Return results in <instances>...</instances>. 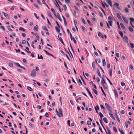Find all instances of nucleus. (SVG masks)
Instances as JSON below:
<instances>
[{
    "instance_id": "obj_37",
    "label": "nucleus",
    "mask_w": 134,
    "mask_h": 134,
    "mask_svg": "<svg viewBox=\"0 0 134 134\" xmlns=\"http://www.w3.org/2000/svg\"><path fill=\"white\" fill-rule=\"evenodd\" d=\"M112 69H110L109 70V73H110V76H112Z\"/></svg>"
},
{
    "instance_id": "obj_50",
    "label": "nucleus",
    "mask_w": 134,
    "mask_h": 134,
    "mask_svg": "<svg viewBox=\"0 0 134 134\" xmlns=\"http://www.w3.org/2000/svg\"><path fill=\"white\" fill-rule=\"evenodd\" d=\"M106 78H107V80H108V81H109V82L110 83V85H112V83L110 81V80L107 77H106Z\"/></svg>"
},
{
    "instance_id": "obj_20",
    "label": "nucleus",
    "mask_w": 134,
    "mask_h": 134,
    "mask_svg": "<svg viewBox=\"0 0 134 134\" xmlns=\"http://www.w3.org/2000/svg\"><path fill=\"white\" fill-rule=\"evenodd\" d=\"M77 82L80 86L82 84V82L80 79L78 80L77 81Z\"/></svg>"
},
{
    "instance_id": "obj_63",
    "label": "nucleus",
    "mask_w": 134,
    "mask_h": 134,
    "mask_svg": "<svg viewBox=\"0 0 134 134\" xmlns=\"http://www.w3.org/2000/svg\"><path fill=\"white\" fill-rule=\"evenodd\" d=\"M130 68L132 69H133V66L132 65H131V64H130Z\"/></svg>"
},
{
    "instance_id": "obj_62",
    "label": "nucleus",
    "mask_w": 134,
    "mask_h": 134,
    "mask_svg": "<svg viewBox=\"0 0 134 134\" xmlns=\"http://www.w3.org/2000/svg\"><path fill=\"white\" fill-rule=\"evenodd\" d=\"M121 113L122 114H124L125 113V111L123 110H121Z\"/></svg>"
},
{
    "instance_id": "obj_60",
    "label": "nucleus",
    "mask_w": 134,
    "mask_h": 134,
    "mask_svg": "<svg viewBox=\"0 0 134 134\" xmlns=\"http://www.w3.org/2000/svg\"><path fill=\"white\" fill-rule=\"evenodd\" d=\"M47 23L48 24L50 25H51L50 22H49V21L47 18Z\"/></svg>"
},
{
    "instance_id": "obj_39",
    "label": "nucleus",
    "mask_w": 134,
    "mask_h": 134,
    "mask_svg": "<svg viewBox=\"0 0 134 134\" xmlns=\"http://www.w3.org/2000/svg\"><path fill=\"white\" fill-rule=\"evenodd\" d=\"M91 121H88L87 122V124L88 125H91Z\"/></svg>"
},
{
    "instance_id": "obj_6",
    "label": "nucleus",
    "mask_w": 134,
    "mask_h": 134,
    "mask_svg": "<svg viewBox=\"0 0 134 134\" xmlns=\"http://www.w3.org/2000/svg\"><path fill=\"white\" fill-rule=\"evenodd\" d=\"M55 27L58 33H59L60 32V30L59 29L60 26H55Z\"/></svg>"
},
{
    "instance_id": "obj_36",
    "label": "nucleus",
    "mask_w": 134,
    "mask_h": 134,
    "mask_svg": "<svg viewBox=\"0 0 134 134\" xmlns=\"http://www.w3.org/2000/svg\"><path fill=\"white\" fill-rule=\"evenodd\" d=\"M63 7L64 8V9L65 10H67V8H66V6L64 4L63 5Z\"/></svg>"
},
{
    "instance_id": "obj_48",
    "label": "nucleus",
    "mask_w": 134,
    "mask_h": 134,
    "mask_svg": "<svg viewBox=\"0 0 134 134\" xmlns=\"http://www.w3.org/2000/svg\"><path fill=\"white\" fill-rule=\"evenodd\" d=\"M121 86H124L125 85V84L123 82H121Z\"/></svg>"
},
{
    "instance_id": "obj_40",
    "label": "nucleus",
    "mask_w": 134,
    "mask_h": 134,
    "mask_svg": "<svg viewBox=\"0 0 134 134\" xmlns=\"http://www.w3.org/2000/svg\"><path fill=\"white\" fill-rule=\"evenodd\" d=\"M7 27L8 28V29L10 31H12V30L10 28V27L8 25L7 26Z\"/></svg>"
},
{
    "instance_id": "obj_38",
    "label": "nucleus",
    "mask_w": 134,
    "mask_h": 134,
    "mask_svg": "<svg viewBox=\"0 0 134 134\" xmlns=\"http://www.w3.org/2000/svg\"><path fill=\"white\" fill-rule=\"evenodd\" d=\"M92 65L93 69H94L95 68V64L94 62H93L92 63Z\"/></svg>"
},
{
    "instance_id": "obj_18",
    "label": "nucleus",
    "mask_w": 134,
    "mask_h": 134,
    "mask_svg": "<svg viewBox=\"0 0 134 134\" xmlns=\"http://www.w3.org/2000/svg\"><path fill=\"white\" fill-rule=\"evenodd\" d=\"M114 92L115 93L116 96L118 97V93L116 91L115 89H114Z\"/></svg>"
},
{
    "instance_id": "obj_32",
    "label": "nucleus",
    "mask_w": 134,
    "mask_h": 134,
    "mask_svg": "<svg viewBox=\"0 0 134 134\" xmlns=\"http://www.w3.org/2000/svg\"><path fill=\"white\" fill-rule=\"evenodd\" d=\"M108 23L111 26H112V21H111L110 20L108 21Z\"/></svg>"
},
{
    "instance_id": "obj_24",
    "label": "nucleus",
    "mask_w": 134,
    "mask_h": 134,
    "mask_svg": "<svg viewBox=\"0 0 134 134\" xmlns=\"http://www.w3.org/2000/svg\"><path fill=\"white\" fill-rule=\"evenodd\" d=\"M35 35L37 39L39 40L40 37L38 34L37 33H36L35 34Z\"/></svg>"
},
{
    "instance_id": "obj_42",
    "label": "nucleus",
    "mask_w": 134,
    "mask_h": 134,
    "mask_svg": "<svg viewBox=\"0 0 134 134\" xmlns=\"http://www.w3.org/2000/svg\"><path fill=\"white\" fill-rule=\"evenodd\" d=\"M34 30L35 31H37L38 29L37 28V27L36 26H35L34 27Z\"/></svg>"
},
{
    "instance_id": "obj_54",
    "label": "nucleus",
    "mask_w": 134,
    "mask_h": 134,
    "mask_svg": "<svg viewBox=\"0 0 134 134\" xmlns=\"http://www.w3.org/2000/svg\"><path fill=\"white\" fill-rule=\"evenodd\" d=\"M119 34H120V35H121V36L122 37L123 36V34L122 32L121 31H119Z\"/></svg>"
},
{
    "instance_id": "obj_61",
    "label": "nucleus",
    "mask_w": 134,
    "mask_h": 134,
    "mask_svg": "<svg viewBox=\"0 0 134 134\" xmlns=\"http://www.w3.org/2000/svg\"><path fill=\"white\" fill-rule=\"evenodd\" d=\"M103 3L107 7H108V5L107 4V3L105 2H104Z\"/></svg>"
},
{
    "instance_id": "obj_26",
    "label": "nucleus",
    "mask_w": 134,
    "mask_h": 134,
    "mask_svg": "<svg viewBox=\"0 0 134 134\" xmlns=\"http://www.w3.org/2000/svg\"><path fill=\"white\" fill-rule=\"evenodd\" d=\"M27 89L28 90H29L30 91H33L32 89L30 87L28 86L27 87Z\"/></svg>"
},
{
    "instance_id": "obj_31",
    "label": "nucleus",
    "mask_w": 134,
    "mask_h": 134,
    "mask_svg": "<svg viewBox=\"0 0 134 134\" xmlns=\"http://www.w3.org/2000/svg\"><path fill=\"white\" fill-rule=\"evenodd\" d=\"M100 88L102 92H103V93L104 94V95L106 96V94H105L104 91L102 87H100Z\"/></svg>"
},
{
    "instance_id": "obj_22",
    "label": "nucleus",
    "mask_w": 134,
    "mask_h": 134,
    "mask_svg": "<svg viewBox=\"0 0 134 134\" xmlns=\"http://www.w3.org/2000/svg\"><path fill=\"white\" fill-rule=\"evenodd\" d=\"M0 102H2V103L1 104L3 105H6L7 104L6 102L4 103L3 101H2L1 99H0Z\"/></svg>"
},
{
    "instance_id": "obj_45",
    "label": "nucleus",
    "mask_w": 134,
    "mask_h": 134,
    "mask_svg": "<svg viewBox=\"0 0 134 134\" xmlns=\"http://www.w3.org/2000/svg\"><path fill=\"white\" fill-rule=\"evenodd\" d=\"M130 20L131 21L134 22V19L133 18H130Z\"/></svg>"
},
{
    "instance_id": "obj_59",
    "label": "nucleus",
    "mask_w": 134,
    "mask_h": 134,
    "mask_svg": "<svg viewBox=\"0 0 134 134\" xmlns=\"http://www.w3.org/2000/svg\"><path fill=\"white\" fill-rule=\"evenodd\" d=\"M65 1L67 3H70V0H65Z\"/></svg>"
},
{
    "instance_id": "obj_13",
    "label": "nucleus",
    "mask_w": 134,
    "mask_h": 134,
    "mask_svg": "<svg viewBox=\"0 0 134 134\" xmlns=\"http://www.w3.org/2000/svg\"><path fill=\"white\" fill-rule=\"evenodd\" d=\"M107 1L108 2L111 7L112 6V3L111 1L110 0H107Z\"/></svg>"
},
{
    "instance_id": "obj_28",
    "label": "nucleus",
    "mask_w": 134,
    "mask_h": 134,
    "mask_svg": "<svg viewBox=\"0 0 134 134\" xmlns=\"http://www.w3.org/2000/svg\"><path fill=\"white\" fill-rule=\"evenodd\" d=\"M97 72L98 74V75L100 77L101 76V74L100 72V71L99 70V69L98 68H97Z\"/></svg>"
},
{
    "instance_id": "obj_34",
    "label": "nucleus",
    "mask_w": 134,
    "mask_h": 134,
    "mask_svg": "<svg viewBox=\"0 0 134 134\" xmlns=\"http://www.w3.org/2000/svg\"><path fill=\"white\" fill-rule=\"evenodd\" d=\"M116 119L118 121V122L120 123H121V122H120V121L119 120V117H118V116H117V115H116Z\"/></svg>"
},
{
    "instance_id": "obj_43",
    "label": "nucleus",
    "mask_w": 134,
    "mask_h": 134,
    "mask_svg": "<svg viewBox=\"0 0 134 134\" xmlns=\"http://www.w3.org/2000/svg\"><path fill=\"white\" fill-rule=\"evenodd\" d=\"M81 19H82V22H83V23L84 24H86V23L85 21V19H84L83 18H82Z\"/></svg>"
},
{
    "instance_id": "obj_10",
    "label": "nucleus",
    "mask_w": 134,
    "mask_h": 134,
    "mask_svg": "<svg viewBox=\"0 0 134 134\" xmlns=\"http://www.w3.org/2000/svg\"><path fill=\"white\" fill-rule=\"evenodd\" d=\"M51 10L52 12L55 15V16L56 17H57V16L55 14V12L54 10V9L53 8H51Z\"/></svg>"
},
{
    "instance_id": "obj_2",
    "label": "nucleus",
    "mask_w": 134,
    "mask_h": 134,
    "mask_svg": "<svg viewBox=\"0 0 134 134\" xmlns=\"http://www.w3.org/2000/svg\"><path fill=\"white\" fill-rule=\"evenodd\" d=\"M36 74L35 70V69H33L30 74V75L34 77H35L36 76Z\"/></svg>"
},
{
    "instance_id": "obj_1",
    "label": "nucleus",
    "mask_w": 134,
    "mask_h": 134,
    "mask_svg": "<svg viewBox=\"0 0 134 134\" xmlns=\"http://www.w3.org/2000/svg\"><path fill=\"white\" fill-rule=\"evenodd\" d=\"M55 112H56V114L59 117H61L63 116V114L62 111H61V112H59L60 114H59L57 109H56Z\"/></svg>"
},
{
    "instance_id": "obj_52",
    "label": "nucleus",
    "mask_w": 134,
    "mask_h": 134,
    "mask_svg": "<svg viewBox=\"0 0 134 134\" xmlns=\"http://www.w3.org/2000/svg\"><path fill=\"white\" fill-rule=\"evenodd\" d=\"M22 42L23 44H24L26 42V41L24 40H22Z\"/></svg>"
},
{
    "instance_id": "obj_16",
    "label": "nucleus",
    "mask_w": 134,
    "mask_h": 134,
    "mask_svg": "<svg viewBox=\"0 0 134 134\" xmlns=\"http://www.w3.org/2000/svg\"><path fill=\"white\" fill-rule=\"evenodd\" d=\"M120 25L121 26V27L124 30H125V28L123 25V24L122 23H121L120 24Z\"/></svg>"
},
{
    "instance_id": "obj_14",
    "label": "nucleus",
    "mask_w": 134,
    "mask_h": 134,
    "mask_svg": "<svg viewBox=\"0 0 134 134\" xmlns=\"http://www.w3.org/2000/svg\"><path fill=\"white\" fill-rule=\"evenodd\" d=\"M42 29H43V30H46V31H48V29H47V27L45 26H42Z\"/></svg>"
},
{
    "instance_id": "obj_27",
    "label": "nucleus",
    "mask_w": 134,
    "mask_h": 134,
    "mask_svg": "<svg viewBox=\"0 0 134 134\" xmlns=\"http://www.w3.org/2000/svg\"><path fill=\"white\" fill-rule=\"evenodd\" d=\"M19 30L20 31H23V32H25V29L23 27H21L19 28Z\"/></svg>"
},
{
    "instance_id": "obj_19",
    "label": "nucleus",
    "mask_w": 134,
    "mask_h": 134,
    "mask_svg": "<svg viewBox=\"0 0 134 134\" xmlns=\"http://www.w3.org/2000/svg\"><path fill=\"white\" fill-rule=\"evenodd\" d=\"M129 30L133 32V29L131 26H129Z\"/></svg>"
},
{
    "instance_id": "obj_41",
    "label": "nucleus",
    "mask_w": 134,
    "mask_h": 134,
    "mask_svg": "<svg viewBox=\"0 0 134 134\" xmlns=\"http://www.w3.org/2000/svg\"><path fill=\"white\" fill-rule=\"evenodd\" d=\"M9 66L11 67H13V65L12 63H9Z\"/></svg>"
},
{
    "instance_id": "obj_3",
    "label": "nucleus",
    "mask_w": 134,
    "mask_h": 134,
    "mask_svg": "<svg viewBox=\"0 0 134 134\" xmlns=\"http://www.w3.org/2000/svg\"><path fill=\"white\" fill-rule=\"evenodd\" d=\"M105 105L108 110L110 111L112 109L111 107L108 103H106L105 104Z\"/></svg>"
},
{
    "instance_id": "obj_33",
    "label": "nucleus",
    "mask_w": 134,
    "mask_h": 134,
    "mask_svg": "<svg viewBox=\"0 0 134 134\" xmlns=\"http://www.w3.org/2000/svg\"><path fill=\"white\" fill-rule=\"evenodd\" d=\"M60 41V42H61V43H62V44H63L64 45V42L63 41V40L61 37H60L59 38Z\"/></svg>"
},
{
    "instance_id": "obj_47",
    "label": "nucleus",
    "mask_w": 134,
    "mask_h": 134,
    "mask_svg": "<svg viewBox=\"0 0 134 134\" xmlns=\"http://www.w3.org/2000/svg\"><path fill=\"white\" fill-rule=\"evenodd\" d=\"M119 130L121 134L124 133V132L122 129H119Z\"/></svg>"
},
{
    "instance_id": "obj_49",
    "label": "nucleus",
    "mask_w": 134,
    "mask_h": 134,
    "mask_svg": "<svg viewBox=\"0 0 134 134\" xmlns=\"http://www.w3.org/2000/svg\"><path fill=\"white\" fill-rule=\"evenodd\" d=\"M107 129L108 130V134H111V132L110 130L108 128H107Z\"/></svg>"
},
{
    "instance_id": "obj_44",
    "label": "nucleus",
    "mask_w": 134,
    "mask_h": 134,
    "mask_svg": "<svg viewBox=\"0 0 134 134\" xmlns=\"http://www.w3.org/2000/svg\"><path fill=\"white\" fill-rule=\"evenodd\" d=\"M131 45V47L132 48H133L134 47V45L133 44L131 43H130Z\"/></svg>"
},
{
    "instance_id": "obj_8",
    "label": "nucleus",
    "mask_w": 134,
    "mask_h": 134,
    "mask_svg": "<svg viewBox=\"0 0 134 134\" xmlns=\"http://www.w3.org/2000/svg\"><path fill=\"white\" fill-rule=\"evenodd\" d=\"M109 113L110 117L113 119L115 120V119L113 114L110 112H109Z\"/></svg>"
},
{
    "instance_id": "obj_4",
    "label": "nucleus",
    "mask_w": 134,
    "mask_h": 134,
    "mask_svg": "<svg viewBox=\"0 0 134 134\" xmlns=\"http://www.w3.org/2000/svg\"><path fill=\"white\" fill-rule=\"evenodd\" d=\"M70 38H71V40H73L74 42V43L76 44L77 43L76 41L75 40V38H73L72 37V36L71 34L70 33Z\"/></svg>"
},
{
    "instance_id": "obj_7",
    "label": "nucleus",
    "mask_w": 134,
    "mask_h": 134,
    "mask_svg": "<svg viewBox=\"0 0 134 134\" xmlns=\"http://www.w3.org/2000/svg\"><path fill=\"white\" fill-rule=\"evenodd\" d=\"M2 13L4 15V16L6 18H8V19H10V17L9 16V15L8 14L5 13L4 12H2Z\"/></svg>"
},
{
    "instance_id": "obj_51",
    "label": "nucleus",
    "mask_w": 134,
    "mask_h": 134,
    "mask_svg": "<svg viewBox=\"0 0 134 134\" xmlns=\"http://www.w3.org/2000/svg\"><path fill=\"white\" fill-rule=\"evenodd\" d=\"M81 79H82V81L83 82V83H84V84L86 85V83L85 81H84L83 79V78H82V77L81 76Z\"/></svg>"
},
{
    "instance_id": "obj_9",
    "label": "nucleus",
    "mask_w": 134,
    "mask_h": 134,
    "mask_svg": "<svg viewBox=\"0 0 134 134\" xmlns=\"http://www.w3.org/2000/svg\"><path fill=\"white\" fill-rule=\"evenodd\" d=\"M123 38L125 40V42L127 43L128 42V37L126 36H124L123 37Z\"/></svg>"
},
{
    "instance_id": "obj_35",
    "label": "nucleus",
    "mask_w": 134,
    "mask_h": 134,
    "mask_svg": "<svg viewBox=\"0 0 134 134\" xmlns=\"http://www.w3.org/2000/svg\"><path fill=\"white\" fill-rule=\"evenodd\" d=\"M99 114H100V117L101 118V120H102V117H103L104 116L103 115L101 112H99Z\"/></svg>"
},
{
    "instance_id": "obj_25",
    "label": "nucleus",
    "mask_w": 134,
    "mask_h": 134,
    "mask_svg": "<svg viewBox=\"0 0 134 134\" xmlns=\"http://www.w3.org/2000/svg\"><path fill=\"white\" fill-rule=\"evenodd\" d=\"M104 121L106 123H108V120L105 117L103 118Z\"/></svg>"
},
{
    "instance_id": "obj_29",
    "label": "nucleus",
    "mask_w": 134,
    "mask_h": 134,
    "mask_svg": "<svg viewBox=\"0 0 134 134\" xmlns=\"http://www.w3.org/2000/svg\"><path fill=\"white\" fill-rule=\"evenodd\" d=\"M47 13L48 16L51 18H53L52 16L51 13L49 12H48Z\"/></svg>"
},
{
    "instance_id": "obj_21",
    "label": "nucleus",
    "mask_w": 134,
    "mask_h": 134,
    "mask_svg": "<svg viewBox=\"0 0 134 134\" xmlns=\"http://www.w3.org/2000/svg\"><path fill=\"white\" fill-rule=\"evenodd\" d=\"M92 90L97 95L98 94V92L96 90L93 88Z\"/></svg>"
},
{
    "instance_id": "obj_15",
    "label": "nucleus",
    "mask_w": 134,
    "mask_h": 134,
    "mask_svg": "<svg viewBox=\"0 0 134 134\" xmlns=\"http://www.w3.org/2000/svg\"><path fill=\"white\" fill-rule=\"evenodd\" d=\"M113 5L115 7H116L118 9H119L118 6H119V4L117 3H115Z\"/></svg>"
},
{
    "instance_id": "obj_12",
    "label": "nucleus",
    "mask_w": 134,
    "mask_h": 134,
    "mask_svg": "<svg viewBox=\"0 0 134 134\" xmlns=\"http://www.w3.org/2000/svg\"><path fill=\"white\" fill-rule=\"evenodd\" d=\"M57 17L59 20L61 21H62V20L59 14L58 13L57 14Z\"/></svg>"
},
{
    "instance_id": "obj_58",
    "label": "nucleus",
    "mask_w": 134,
    "mask_h": 134,
    "mask_svg": "<svg viewBox=\"0 0 134 134\" xmlns=\"http://www.w3.org/2000/svg\"><path fill=\"white\" fill-rule=\"evenodd\" d=\"M87 22L90 25H92V24H91V21L89 20H87Z\"/></svg>"
},
{
    "instance_id": "obj_64",
    "label": "nucleus",
    "mask_w": 134,
    "mask_h": 134,
    "mask_svg": "<svg viewBox=\"0 0 134 134\" xmlns=\"http://www.w3.org/2000/svg\"><path fill=\"white\" fill-rule=\"evenodd\" d=\"M125 11L126 12H127L128 11V9L127 8H125Z\"/></svg>"
},
{
    "instance_id": "obj_5",
    "label": "nucleus",
    "mask_w": 134,
    "mask_h": 134,
    "mask_svg": "<svg viewBox=\"0 0 134 134\" xmlns=\"http://www.w3.org/2000/svg\"><path fill=\"white\" fill-rule=\"evenodd\" d=\"M122 18L124 20L126 23V24H127L128 23V21L127 18L124 16H122Z\"/></svg>"
},
{
    "instance_id": "obj_30",
    "label": "nucleus",
    "mask_w": 134,
    "mask_h": 134,
    "mask_svg": "<svg viewBox=\"0 0 134 134\" xmlns=\"http://www.w3.org/2000/svg\"><path fill=\"white\" fill-rule=\"evenodd\" d=\"M29 125L30 127L31 128H33L34 126V125L30 122H29Z\"/></svg>"
},
{
    "instance_id": "obj_11",
    "label": "nucleus",
    "mask_w": 134,
    "mask_h": 134,
    "mask_svg": "<svg viewBox=\"0 0 134 134\" xmlns=\"http://www.w3.org/2000/svg\"><path fill=\"white\" fill-rule=\"evenodd\" d=\"M15 64L16 65H17L18 66L25 69V68L24 67H23L22 66H21L19 64V63H16Z\"/></svg>"
},
{
    "instance_id": "obj_23",
    "label": "nucleus",
    "mask_w": 134,
    "mask_h": 134,
    "mask_svg": "<svg viewBox=\"0 0 134 134\" xmlns=\"http://www.w3.org/2000/svg\"><path fill=\"white\" fill-rule=\"evenodd\" d=\"M103 66H105L106 65V63L105 59H104L103 60Z\"/></svg>"
},
{
    "instance_id": "obj_57",
    "label": "nucleus",
    "mask_w": 134,
    "mask_h": 134,
    "mask_svg": "<svg viewBox=\"0 0 134 134\" xmlns=\"http://www.w3.org/2000/svg\"><path fill=\"white\" fill-rule=\"evenodd\" d=\"M18 15L20 18H21L22 17V15L20 14H18Z\"/></svg>"
},
{
    "instance_id": "obj_53",
    "label": "nucleus",
    "mask_w": 134,
    "mask_h": 134,
    "mask_svg": "<svg viewBox=\"0 0 134 134\" xmlns=\"http://www.w3.org/2000/svg\"><path fill=\"white\" fill-rule=\"evenodd\" d=\"M113 128V130L115 131V132H117V129H116V128L115 127H114Z\"/></svg>"
},
{
    "instance_id": "obj_56",
    "label": "nucleus",
    "mask_w": 134,
    "mask_h": 134,
    "mask_svg": "<svg viewBox=\"0 0 134 134\" xmlns=\"http://www.w3.org/2000/svg\"><path fill=\"white\" fill-rule=\"evenodd\" d=\"M34 16L36 17L37 19H39V16H37V15L36 14V13H34Z\"/></svg>"
},
{
    "instance_id": "obj_46",
    "label": "nucleus",
    "mask_w": 134,
    "mask_h": 134,
    "mask_svg": "<svg viewBox=\"0 0 134 134\" xmlns=\"http://www.w3.org/2000/svg\"><path fill=\"white\" fill-rule=\"evenodd\" d=\"M88 93H89V94L90 95V96L91 97V98H93V97L92 96L91 93L90 92H90H89Z\"/></svg>"
},
{
    "instance_id": "obj_17",
    "label": "nucleus",
    "mask_w": 134,
    "mask_h": 134,
    "mask_svg": "<svg viewBox=\"0 0 134 134\" xmlns=\"http://www.w3.org/2000/svg\"><path fill=\"white\" fill-rule=\"evenodd\" d=\"M117 16L118 17V18L119 19H121L122 18H121V17L119 13H117Z\"/></svg>"
},
{
    "instance_id": "obj_55",
    "label": "nucleus",
    "mask_w": 134,
    "mask_h": 134,
    "mask_svg": "<svg viewBox=\"0 0 134 134\" xmlns=\"http://www.w3.org/2000/svg\"><path fill=\"white\" fill-rule=\"evenodd\" d=\"M96 80H97V81L98 82H99V81H100V80L99 78V77H97L96 78Z\"/></svg>"
}]
</instances>
